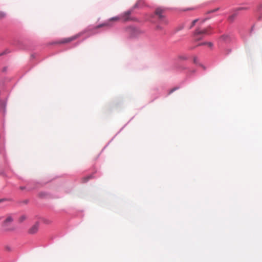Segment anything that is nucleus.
<instances>
[{
	"label": "nucleus",
	"instance_id": "nucleus-1",
	"mask_svg": "<svg viewBox=\"0 0 262 262\" xmlns=\"http://www.w3.org/2000/svg\"><path fill=\"white\" fill-rule=\"evenodd\" d=\"M139 7L140 1H138L133 6L131 9L124 12L119 16L113 17L108 20L104 21L103 23L95 26H90L88 27V30L89 31H92L93 29L96 30L103 27H110L113 25V21L118 20L119 19H121L123 21H127L130 20H133V19L131 18L130 15L135 9L138 8Z\"/></svg>",
	"mask_w": 262,
	"mask_h": 262
},
{
	"label": "nucleus",
	"instance_id": "nucleus-2",
	"mask_svg": "<svg viewBox=\"0 0 262 262\" xmlns=\"http://www.w3.org/2000/svg\"><path fill=\"white\" fill-rule=\"evenodd\" d=\"M177 68L178 70L181 71V72H185L186 73V79L185 81L181 82L180 86H177L174 87L173 88L171 89L168 92V95H170L173 92L176 91V90H179L180 88H181L183 85L184 84L185 81L188 80L189 79H190L192 76L195 74L196 71L195 70H191L190 68L183 66L181 64H179L177 66Z\"/></svg>",
	"mask_w": 262,
	"mask_h": 262
},
{
	"label": "nucleus",
	"instance_id": "nucleus-3",
	"mask_svg": "<svg viewBox=\"0 0 262 262\" xmlns=\"http://www.w3.org/2000/svg\"><path fill=\"white\" fill-rule=\"evenodd\" d=\"M125 30L128 35L130 39L137 38L143 32L138 28L130 25L125 28Z\"/></svg>",
	"mask_w": 262,
	"mask_h": 262
},
{
	"label": "nucleus",
	"instance_id": "nucleus-4",
	"mask_svg": "<svg viewBox=\"0 0 262 262\" xmlns=\"http://www.w3.org/2000/svg\"><path fill=\"white\" fill-rule=\"evenodd\" d=\"M25 182L26 186H20L19 189L21 190H26L27 191H31L37 189L39 185H43L47 183V182L41 183L33 180L26 181Z\"/></svg>",
	"mask_w": 262,
	"mask_h": 262
},
{
	"label": "nucleus",
	"instance_id": "nucleus-5",
	"mask_svg": "<svg viewBox=\"0 0 262 262\" xmlns=\"http://www.w3.org/2000/svg\"><path fill=\"white\" fill-rule=\"evenodd\" d=\"M165 9L162 7H158L155 10L154 14L152 15V17L156 15L157 16V22L161 24L166 25L168 24V20L166 17L162 14Z\"/></svg>",
	"mask_w": 262,
	"mask_h": 262
},
{
	"label": "nucleus",
	"instance_id": "nucleus-6",
	"mask_svg": "<svg viewBox=\"0 0 262 262\" xmlns=\"http://www.w3.org/2000/svg\"><path fill=\"white\" fill-rule=\"evenodd\" d=\"M211 33V32H209L206 29L203 30L197 29L194 32V39L196 41L200 40L203 38L204 35H210Z\"/></svg>",
	"mask_w": 262,
	"mask_h": 262
},
{
	"label": "nucleus",
	"instance_id": "nucleus-7",
	"mask_svg": "<svg viewBox=\"0 0 262 262\" xmlns=\"http://www.w3.org/2000/svg\"><path fill=\"white\" fill-rule=\"evenodd\" d=\"M254 13L256 20L257 21L262 20V2L260 3L254 10Z\"/></svg>",
	"mask_w": 262,
	"mask_h": 262
},
{
	"label": "nucleus",
	"instance_id": "nucleus-8",
	"mask_svg": "<svg viewBox=\"0 0 262 262\" xmlns=\"http://www.w3.org/2000/svg\"><path fill=\"white\" fill-rule=\"evenodd\" d=\"M80 35V34H77L75 35H74L72 37L66 38L63 39L62 40L59 41H53L50 43V45H55L57 43H65L69 42L72 40H74V39H76Z\"/></svg>",
	"mask_w": 262,
	"mask_h": 262
},
{
	"label": "nucleus",
	"instance_id": "nucleus-9",
	"mask_svg": "<svg viewBox=\"0 0 262 262\" xmlns=\"http://www.w3.org/2000/svg\"><path fill=\"white\" fill-rule=\"evenodd\" d=\"M232 37L231 35L229 34H223L220 37L219 41L223 42L226 44H228L232 41Z\"/></svg>",
	"mask_w": 262,
	"mask_h": 262
},
{
	"label": "nucleus",
	"instance_id": "nucleus-10",
	"mask_svg": "<svg viewBox=\"0 0 262 262\" xmlns=\"http://www.w3.org/2000/svg\"><path fill=\"white\" fill-rule=\"evenodd\" d=\"M134 118L133 117L117 133V134L112 138V139L107 143V144L101 150L102 152L107 146L108 145L112 142V141L114 139V138L124 128V127L130 122L132 119Z\"/></svg>",
	"mask_w": 262,
	"mask_h": 262
},
{
	"label": "nucleus",
	"instance_id": "nucleus-11",
	"mask_svg": "<svg viewBox=\"0 0 262 262\" xmlns=\"http://www.w3.org/2000/svg\"><path fill=\"white\" fill-rule=\"evenodd\" d=\"M39 226V222H36L35 224L29 229L28 233L31 234H34L37 232L38 230Z\"/></svg>",
	"mask_w": 262,
	"mask_h": 262
},
{
	"label": "nucleus",
	"instance_id": "nucleus-12",
	"mask_svg": "<svg viewBox=\"0 0 262 262\" xmlns=\"http://www.w3.org/2000/svg\"><path fill=\"white\" fill-rule=\"evenodd\" d=\"M97 172V171L91 174H89L85 177H83L82 179V180H81V182L82 183H86L87 182H88L91 179H92L93 178H97V177H99V176H100L101 174H99L98 176H95V174Z\"/></svg>",
	"mask_w": 262,
	"mask_h": 262
},
{
	"label": "nucleus",
	"instance_id": "nucleus-13",
	"mask_svg": "<svg viewBox=\"0 0 262 262\" xmlns=\"http://www.w3.org/2000/svg\"><path fill=\"white\" fill-rule=\"evenodd\" d=\"M38 196L40 199H49L51 198V194L46 191H41L39 192Z\"/></svg>",
	"mask_w": 262,
	"mask_h": 262
},
{
	"label": "nucleus",
	"instance_id": "nucleus-14",
	"mask_svg": "<svg viewBox=\"0 0 262 262\" xmlns=\"http://www.w3.org/2000/svg\"><path fill=\"white\" fill-rule=\"evenodd\" d=\"M238 14V12L236 11V10L235 9L234 11L233 14L231 15L228 17V20L231 22L232 23L234 21L235 17L237 16Z\"/></svg>",
	"mask_w": 262,
	"mask_h": 262
},
{
	"label": "nucleus",
	"instance_id": "nucleus-15",
	"mask_svg": "<svg viewBox=\"0 0 262 262\" xmlns=\"http://www.w3.org/2000/svg\"><path fill=\"white\" fill-rule=\"evenodd\" d=\"M13 221V219L12 216H8L3 222V226L6 227L8 226L9 223H11Z\"/></svg>",
	"mask_w": 262,
	"mask_h": 262
},
{
	"label": "nucleus",
	"instance_id": "nucleus-16",
	"mask_svg": "<svg viewBox=\"0 0 262 262\" xmlns=\"http://www.w3.org/2000/svg\"><path fill=\"white\" fill-rule=\"evenodd\" d=\"M193 61L194 64H195L196 66H200L203 68L204 70L206 69V67L203 65L202 63H200L199 62V60L197 57L195 56L193 57Z\"/></svg>",
	"mask_w": 262,
	"mask_h": 262
},
{
	"label": "nucleus",
	"instance_id": "nucleus-17",
	"mask_svg": "<svg viewBox=\"0 0 262 262\" xmlns=\"http://www.w3.org/2000/svg\"><path fill=\"white\" fill-rule=\"evenodd\" d=\"M205 5H206V4L204 3V4H203L202 5H201L200 6H198L195 7H193L187 8L186 9H183V11H189V10H193L196 9L197 8H200L201 7H203V6H204Z\"/></svg>",
	"mask_w": 262,
	"mask_h": 262
},
{
	"label": "nucleus",
	"instance_id": "nucleus-18",
	"mask_svg": "<svg viewBox=\"0 0 262 262\" xmlns=\"http://www.w3.org/2000/svg\"><path fill=\"white\" fill-rule=\"evenodd\" d=\"M249 9V8L247 7H240L236 8V11H237L238 12L239 11L246 10H248Z\"/></svg>",
	"mask_w": 262,
	"mask_h": 262
},
{
	"label": "nucleus",
	"instance_id": "nucleus-19",
	"mask_svg": "<svg viewBox=\"0 0 262 262\" xmlns=\"http://www.w3.org/2000/svg\"><path fill=\"white\" fill-rule=\"evenodd\" d=\"M26 219V216L25 215H21L19 219V222L20 223H22L23 222H24Z\"/></svg>",
	"mask_w": 262,
	"mask_h": 262
},
{
	"label": "nucleus",
	"instance_id": "nucleus-20",
	"mask_svg": "<svg viewBox=\"0 0 262 262\" xmlns=\"http://www.w3.org/2000/svg\"><path fill=\"white\" fill-rule=\"evenodd\" d=\"M179 58L181 60H187L189 58L188 56L185 55H181L179 57Z\"/></svg>",
	"mask_w": 262,
	"mask_h": 262
},
{
	"label": "nucleus",
	"instance_id": "nucleus-21",
	"mask_svg": "<svg viewBox=\"0 0 262 262\" xmlns=\"http://www.w3.org/2000/svg\"><path fill=\"white\" fill-rule=\"evenodd\" d=\"M198 19L193 20L191 23V25H190L189 29L192 28L195 25V23L198 21Z\"/></svg>",
	"mask_w": 262,
	"mask_h": 262
},
{
	"label": "nucleus",
	"instance_id": "nucleus-22",
	"mask_svg": "<svg viewBox=\"0 0 262 262\" xmlns=\"http://www.w3.org/2000/svg\"><path fill=\"white\" fill-rule=\"evenodd\" d=\"M255 25V24H254L253 25H252L251 28L250 30V32H249L250 35H251L253 33V32L254 29Z\"/></svg>",
	"mask_w": 262,
	"mask_h": 262
},
{
	"label": "nucleus",
	"instance_id": "nucleus-23",
	"mask_svg": "<svg viewBox=\"0 0 262 262\" xmlns=\"http://www.w3.org/2000/svg\"><path fill=\"white\" fill-rule=\"evenodd\" d=\"M183 28H184V26L183 25H180V26H179V27H178L176 28V32H178L179 31L182 30Z\"/></svg>",
	"mask_w": 262,
	"mask_h": 262
},
{
	"label": "nucleus",
	"instance_id": "nucleus-24",
	"mask_svg": "<svg viewBox=\"0 0 262 262\" xmlns=\"http://www.w3.org/2000/svg\"><path fill=\"white\" fill-rule=\"evenodd\" d=\"M6 16V13L3 11H0V19Z\"/></svg>",
	"mask_w": 262,
	"mask_h": 262
},
{
	"label": "nucleus",
	"instance_id": "nucleus-25",
	"mask_svg": "<svg viewBox=\"0 0 262 262\" xmlns=\"http://www.w3.org/2000/svg\"><path fill=\"white\" fill-rule=\"evenodd\" d=\"M10 51L8 50H5V51L2 52L1 53H0V56L3 55H4V54H7L8 53H10Z\"/></svg>",
	"mask_w": 262,
	"mask_h": 262
},
{
	"label": "nucleus",
	"instance_id": "nucleus-26",
	"mask_svg": "<svg viewBox=\"0 0 262 262\" xmlns=\"http://www.w3.org/2000/svg\"><path fill=\"white\" fill-rule=\"evenodd\" d=\"M219 9V8H216V9H213V10H211L208 11V13H213V12H215L217 11Z\"/></svg>",
	"mask_w": 262,
	"mask_h": 262
},
{
	"label": "nucleus",
	"instance_id": "nucleus-27",
	"mask_svg": "<svg viewBox=\"0 0 262 262\" xmlns=\"http://www.w3.org/2000/svg\"><path fill=\"white\" fill-rule=\"evenodd\" d=\"M37 56V54L36 53H33L31 55V59L32 60L33 59H35Z\"/></svg>",
	"mask_w": 262,
	"mask_h": 262
},
{
	"label": "nucleus",
	"instance_id": "nucleus-28",
	"mask_svg": "<svg viewBox=\"0 0 262 262\" xmlns=\"http://www.w3.org/2000/svg\"><path fill=\"white\" fill-rule=\"evenodd\" d=\"M207 42H206V41L202 42H201V43H199V44L197 45V46H200L207 45Z\"/></svg>",
	"mask_w": 262,
	"mask_h": 262
},
{
	"label": "nucleus",
	"instance_id": "nucleus-29",
	"mask_svg": "<svg viewBox=\"0 0 262 262\" xmlns=\"http://www.w3.org/2000/svg\"><path fill=\"white\" fill-rule=\"evenodd\" d=\"M156 30H162L163 28H162V27L160 25H157L156 26Z\"/></svg>",
	"mask_w": 262,
	"mask_h": 262
},
{
	"label": "nucleus",
	"instance_id": "nucleus-30",
	"mask_svg": "<svg viewBox=\"0 0 262 262\" xmlns=\"http://www.w3.org/2000/svg\"><path fill=\"white\" fill-rule=\"evenodd\" d=\"M0 176H3V177H6V174L4 171H0Z\"/></svg>",
	"mask_w": 262,
	"mask_h": 262
},
{
	"label": "nucleus",
	"instance_id": "nucleus-31",
	"mask_svg": "<svg viewBox=\"0 0 262 262\" xmlns=\"http://www.w3.org/2000/svg\"><path fill=\"white\" fill-rule=\"evenodd\" d=\"M207 45H208L209 47H212L213 46V44L211 42H208Z\"/></svg>",
	"mask_w": 262,
	"mask_h": 262
},
{
	"label": "nucleus",
	"instance_id": "nucleus-32",
	"mask_svg": "<svg viewBox=\"0 0 262 262\" xmlns=\"http://www.w3.org/2000/svg\"><path fill=\"white\" fill-rule=\"evenodd\" d=\"M226 54L227 55H229L231 52V49H228L226 50Z\"/></svg>",
	"mask_w": 262,
	"mask_h": 262
},
{
	"label": "nucleus",
	"instance_id": "nucleus-33",
	"mask_svg": "<svg viewBox=\"0 0 262 262\" xmlns=\"http://www.w3.org/2000/svg\"><path fill=\"white\" fill-rule=\"evenodd\" d=\"M8 67H4L2 69V72H6L7 71Z\"/></svg>",
	"mask_w": 262,
	"mask_h": 262
},
{
	"label": "nucleus",
	"instance_id": "nucleus-34",
	"mask_svg": "<svg viewBox=\"0 0 262 262\" xmlns=\"http://www.w3.org/2000/svg\"><path fill=\"white\" fill-rule=\"evenodd\" d=\"M21 203H23L25 204H27L29 203V200H25L21 202Z\"/></svg>",
	"mask_w": 262,
	"mask_h": 262
},
{
	"label": "nucleus",
	"instance_id": "nucleus-35",
	"mask_svg": "<svg viewBox=\"0 0 262 262\" xmlns=\"http://www.w3.org/2000/svg\"><path fill=\"white\" fill-rule=\"evenodd\" d=\"M6 200H7V199H5V198L0 199V203L3 202Z\"/></svg>",
	"mask_w": 262,
	"mask_h": 262
},
{
	"label": "nucleus",
	"instance_id": "nucleus-36",
	"mask_svg": "<svg viewBox=\"0 0 262 262\" xmlns=\"http://www.w3.org/2000/svg\"><path fill=\"white\" fill-rule=\"evenodd\" d=\"M6 249H7V250H9V251L11 250V248H10V247H9V246H7V247H6Z\"/></svg>",
	"mask_w": 262,
	"mask_h": 262
},
{
	"label": "nucleus",
	"instance_id": "nucleus-37",
	"mask_svg": "<svg viewBox=\"0 0 262 262\" xmlns=\"http://www.w3.org/2000/svg\"><path fill=\"white\" fill-rule=\"evenodd\" d=\"M82 42V41H79V42H77V43H76L75 46H78L80 43H81Z\"/></svg>",
	"mask_w": 262,
	"mask_h": 262
},
{
	"label": "nucleus",
	"instance_id": "nucleus-38",
	"mask_svg": "<svg viewBox=\"0 0 262 262\" xmlns=\"http://www.w3.org/2000/svg\"><path fill=\"white\" fill-rule=\"evenodd\" d=\"M5 164L6 166H7L8 165V161L7 160H5Z\"/></svg>",
	"mask_w": 262,
	"mask_h": 262
},
{
	"label": "nucleus",
	"instance_id": "nucleus-39",
	"mask_svg": "<svg viewBox=\"0 0 262 262\" xmlns=\"http://www.w3.org/2000/svg\"><path fill=\"white\" fill-rule=\"evenodd\" d=\"M19 43H20V41H18L17 44L16 45L19 46V47L20 48L21 47L20 46Z\"/></svg>",
	"mask_w": 262,
	"mask_h": 262
},
{
	"label": "nucleus",
	"instance_id": "nucleus-40",
	"mask_svg": "<svg viewBox=\"0 0 262 262\" xmlns=\"http://www.w3.org/2000/svg\"><path fill=\"white\" fill-rule=\"evenodd\" d=\"M96 33L95 32H93L92 33H91V35H94V34H95Z\"/></svg>",
	"mask_w": 262,
	"mask_h": 262
},
{
	"label": "nucleus",
	"instance_id": "nucleus-41",
	"mask_svg": "<svg viewBox=\"0 0 262 262\" xmlns=\"http://www.w3.org/2000/svg\"><path fill=\"white\" fill-rule=\"evenodd\" d=\"M29 186H31V187H33V186H34V185L33 184H30V185H29Z\"/></svg>",
	"mask_w": 262,
	"mask_h": 262
},
{
	"label": "nucleus",
	"instance_id": "nucleus-42",
	"mask_svg": "<svg viewBox=\"0 0 262 262\" xmlns=\"http://www.w3.org/2000/svg\"><path fill=\"white\" fill-rule=\"evenodd\" d=\"M13 229H6V230L9 231V230H13Z\"/></svg>",
	"mask_w": 262,
	"mask_h": 262
},
{
	"label": "nucleus",
	"instance_id": "nucleus-43",
	"mask_svg": "<svg viewBox=\"0 0 262 262\" xmlns=\"http://www.w3.org/2000/svg\"><path fill=\"white\" fill-rule=\"evenodd\" d=\"M194 49V48H193V47H191V48H190V49H191V50H192V49Z\"/></svg>",
	"mask_w": 262,
	"mask_h": 262
}]
</instances>
